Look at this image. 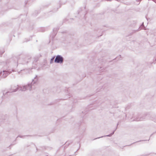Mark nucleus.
I'll return each mask as SVG.
<instances>
[{"label":"nucleus","mask_w":156,"mask_h":156,"mask_svg":"<svg viewBox=\"0 0 156 156\" xmlns=\"http://www.w3.org/2000/svg\"><path fill=\"white\" fill-rule=\"evenodd\" d=\"M63 60V58L61 56L58 55L55 59V62L56 63H62Z\"/></svg>","instance_id":"f257e3e1"},{"label":"nucleus","mask_w":156,"mask_h":156,"mask_svg":"<svg viewBox=\"0 0 156 156\" xmlns=\"http://www.w3.org/2000/svg\"><path fill=\"white\" fill-rule=\"evenodd\" d=\"M54 59V57H53L51 59V63L52 62H53V61Z\"/></svg>","instance_id":"f03ea898"}]
</instances>
